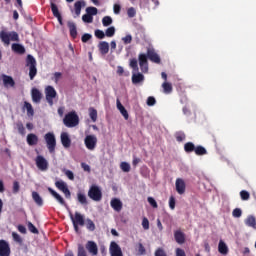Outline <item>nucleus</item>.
Wrapping results in <instances>:
<instances>
[{"mask_svg":"<svg viewBox=\"0 0 256 256\" xmlns=\"http://www.w3.org/2000/svg\"><path fill=\"white\" fill-rule=\"evenodd\" d=\"M55 187L59 189V191H62L64 193L66 199H71V191L69 190V187L63 180H58L55 182Z\"/></svg>","mask_w":256,"mask_h":256,"instance_id":"8","label":"nucleus"},{"mask_svg":"<svg viewBox=\"0 0 256 256\" xmlns=\"http://www.w3.org/2000/svg\"><path fill=\"white\" fill-rule=\"evenodd\" d=\"M43 98V94L37 88L32 89V101L33 103H41V99Z\"/></svg>","mask_w":256,"mask_h":256,"instance_id":"25","label":"nucleus"},{"mask_svg":"<svg viewBox=\"0 0 256 256\" xmlns=\"http://www.w3.org/2000/svg\"><path fill=\"white\" fill-rule=\"evenodd\" d=\"M98 49L102 55H107L109 53V43L105 41L100 42Z\"/></svg>","mask_w":256,"mask_h":256,"instance_id":"30","label":"nucleus"},{"mask_svg":"<svg viewBox=\"0 0 256 256\" xmlns=\"http://www.w3.org/2000/svg\"><path fill=\"white\" fill-rule=\"evenodd\" d=\"M67 25L72 39H77V25H75V22L69 21Z\"/></svg>","mask_w":256,"mask_h":256,"instance_id":"27","label":"nucleus"},{"mask_svg":"<svg viewBox=\"0 0 256 256\" xmlns=\"http://www.w3.org/2000/svg\"><path fill=\"white\" fill-rule=\"evenodd\" d=\"M240 197H241L242 201H249L250 194H249V192H247V190H242L240 192Z\"/></svg>","mask_w":256,"mask_h":256,"instance_id":"51","label":"nucleus"},{"mask_svg":"<svg viewBox=\"0 0 256 256\" xmlns=\"http://www.w3.org/2000/svg\"><path fill=\"white\" fill-rule=\"evenodd\" d=\"M244 224L246 227H250L256 231V218L253 215H248L247 218L244 220Z\"/></svg>","mask_w":256,"mask_h":256,"instance_id":"21","label":"nucleus"},{"mask_svg":"<svg viewBox=\"0 0 256 256\" xmlns=\"http://www.w3.org/2000/svg\"><path fill=\"white\" fill-rule=\"evenodd\" d=\"M154 256H167V253L163 248L156 249Z\"/></svg>","mask_w":256,"mask_h":256,"instance_id":"61","label":"nucleus"},{"mask_svg":"<svg viewBox=\"0 0 256 256\" xmlns=\"http://www.w3.org/2000/svg\"><path fill=\"white\" fill-rule=\"evenodd\" d=\"M218 251L221 255H227L229 253V247H227V244L223 240L219 241Z\"/></svg>","mask_w":256,"mask_h":256,"instance_id":"28","label":"nucleus"},{"mask_svg":"<svg viewBox=\"0 0 256 256\" xmlns=\"http://www.w3.org/2000/svg\"><path fill=\"white\" fill-rule=\"evenodd\" d=\"M2 80L4 87H15V80L13 79V77L3 74Z\"/></svg>","mask_w":256,"mask_h":256,"instance_id":"23","label":"nucleus"},{"mask_svg":"<svg viewBox=\"0 0 256 256\" xmlns=\"http://www.w3.org/2000/svg\"><path fill=\"white\" fill-rule=\"evenodd\" d=\"M109 253L110 256H123V250H121V246H119V244H117L115 241L110 243Z\"/></svg>","mask_w":256,"mask_h":256,"instance_id":"10","label":"nucleus"},{"mask_svg":"<svg viewBox=\"0 0 256 256\" xmlns=\"http://www.w3.org/2000/svg\"><path fill=\"white\" fill-rule=\"evenodd\" d=\"M156 103L157 100L153 96L148 97L146 100V104L148 105V107H153Z\"/></svg>","mask_w":256,"mask_h":256,"instance_id":"52","label":"nucleus"},{"mask_svg":"<svg viewBox=\"0 0 256 256\" xmlns=\"http://www.w3.org/2000/svg\"><path fill=\"white\" fill-rule=\"evenodd\" d=\"M0 39L5 45H10L11 41H16L19 43V34L15 31L7 33L5 30H2L0 32Z\"/></svg>","mask_w":256,"mask_h":256,"instance_id":"2","label":"nucleus"},{"mask_svg":"<svg viewBox=\"0 0 256 256\" xmlns=\"http://www.w3.org/2000/svg\"><path fill=\"white\" fill-rule=\"evenodd\" d=\"M162 88H163V93H165L166 95H169V93L173 92V86L169 82H164L162 84Z\"/></svg>","mask_w":256,"mask_h":256,"instance_id":"36","label":"nucleus"},{"mask_svg":"<svg viewBox=\"0 0 256 256\" xmlns=\"http://www.w3.org/2000/svg\"><path fill=\"white\" fill-rule=\"evenodd\" d=\"M147 201H148L149 205H151V207H153V209H157V207H159V205H157V201L155 200V198L148 197Z\"/></svg>","mask_w":256,"mask_h":256,"instance_id":"58","label":"nucleus"},{"mask_svg":"<svg viewBox=\"0 0 256 256\" xmlns=\"http://www.w3.org/2000/svg\"><path fill=\"white\" fill-rule=\"evenodd\" d=\"M86 229L88 231H95V223L91 219L87 220Z\"/></svg>","mask_w":256,"mask_h":256,"instance_id":"56","label":"nucleus"},{"mask_svg":"<svg viewBox=\"0 0 256 256\" xmlns=\"http://www.w3.org/2000/svg\"><path fill=\"white\" fill-rule=\"evenodd\" d=\"M16 127L20 135H25V126H23V122H18Z\"/></svg>","mask_w":256,"mask_h":256,"instance_id":"49","label":"nucleus"},{"mask_svg":"<svg viewBox=\"0 0 256 256\" xmlns=\"http://www.w3.org/2000/svg\"><path fill=\"white\" fill-rule=\"evenodd\" d=\"M185 181L181 178L176 179V191L179 195H183L185 193Z\"/></svg>","mask_w":256,"mask_h":256,"instance_id":"22","label":"nucleus"},{"mask_svg":"<svg viewBox=\"0 0 256 256\" xmlns=\"http://www.w3.org/2000/svg\"><path fill=\"white\" fill-rule=\"evenodd\" d=\"M196 146L193 142H187L186 144H184V151L186 153H193V151L195 152Z\"/></svg>","mask_w":256,"mask_h":256,"instance_id":"34","label":"nucleus"},{"mask_svg":"<svg viewBox=\"0 0 256 256\" xmlns=\"http://www.w3.org/2000/svg\"><path fill=\"white\" fill-rule=\"evenodd\" d=\"M26 63L27 65H37V60H35V57H33V55L28 54L26 58Z\"/></svg>","mask_w":256,"mask_h":256,"instance_id":"44","label":"nucleus"},{"mask_svg":"<svg viewBox=\"0 0 256 256\" xmlns=\"http://www.w3.org/2000/svg\"><path fill=\"white\" fill-rule=\"evenodd\" d=\"M241 215H243V210H241V208H235L232 211V217H234L235 219H239Z\"/></svg>","mask_w":256,"mask_h":256,"instance_id":"42","label":"nucleus"},{"mask_svg":"<svg viewBox=\"0 0 256 256\" xmlns=\"http://www.w3.org/2000/svg\"><path fill=\"white\" fill-rule=\"evenodd\" d=\"M36 76H37V66L36 65H30L29 66L30 81H33V79H35Z\"/></svg>","mask_w":256,"mask_h":256,"instance_id":"35","label":"nucleus"},{"mask_svg":"<svg viewBox=\"0 0 256 256\" xmlns=\"http://www.w3.org/2000/svg\"><path fill=\"white\" fill-rule=\"evenodd\" d=\"M89 117L95 123L97 121V109L90 107L89 108Z\"/></svg>","mask_w":256,"mask_h":256,"instance_id":"38","label":"nucleus"},{"mask_svg":"<svg viewBox=\"0 0 256 256\" xmlns=\"http://www.w3.org/2000/svg\"><path fill=\"white\" fill-rule=\"evenodd\" d=\"M194 153L195 155H198V156L207 155V149L201 145H198L196 146Z\"/></svg>","mask_w":256,"mask_h":256,"instance_id":"33","label":"nucleus"},{"mask_svg":"<svg viewBox=\"0 0 256 256\" xmlns=\"http://www.w3.org/2000/svg\"><path fill=\"white\" fill-rule=\"evenodd\" d=\"M26 141L30 147H33L39 143V137L36 134L30 133L27 135Z\"/></svg>","mask_w":256,"mask_h":256,"instance_id":"24","label":"nucleus"},{"mask_svg":"<svg viewBox=\"0 0 256 256\" xmlns=\"http://www.w3.org/2000/svg\"><path fill=\"white\" fill-rule=\"evenodd\" d=\"M86 249L92 256L98 255L99 253V248L97 247V243H95V241H88L86 243Z\"/></svg>","mask_w":256,"mask_h":256,"instance_id":"16","label":"nucleus"},{"mask_svg":"<svg viewBox=\"0 0 256 256\" xmlns=\"http://www.w3.org/2000/svg\"><path fill=\"white\" fill-rule=\"evenodd\" d=\"M82 21H84V23H93V16L86 13L82 16Z\"/></svg>","mask_w":256,"mask_h":256,"instance_id":"54","label":"nucleus"},{"mask_svg":"<svg viewBox=\"0 0 256 256\" xmlns=\"http://www.w3.org/2000/svg\"><path fill=\"white\" fill-rule=\"evenodd\" d=\"M147 53H148V60L151 61V63H155L156 65L161 64V56L157 54L155 49L148 48Z\"/></svg>","mask_w":256,"mask_h":256,"instance_id":"9","label":"nucleus"},{"mask_svg":"<svg viewBox=\"0 0 256 256\" xmlns=\"http://www.w3.org/2000/svg\"><path fill=\"white\" fill-rule=\"evenodd\" d=\"M27 226L28 231H30V233H33L34 235H39V230L37 229V227L33 225V223L28 222Z\"/></svg>","mask_w":256,"mask_h":256,"instance_id":"41","label":"nucleus"},{"mask_svg":"<svg viewBox=\"0 0 256 256\" xmlns=\"http://www.w3.org/2000/svg\"><path fill=\"white\" fill-rule=\"evenodd\" d=\"M113 23V18L111 16H105L102 19V25L103 27H109Z\"/></svg>","mask_w":256,"mask_h":256,"instance_id":"40","label":"nucleus"},{"mask_svg":"<svg viewBox=\"0 0 256 256\" xmlns=\"http://www.w3.org/2000/svg\"><path fill=\"white\" fill-rule=\"evenodd\" d=\"M94 35L97 39H105V32L103 30H95Z\"/></svg>","mask_w":256,"mask_h":256,"instance_id":"55","label":"nucleus"},{"mask_svg":"<svg viewBox=\"0 0 256 256\" xmlns=\"http://www.w3.org/2000/svg\"><path fill=\"white\" fill-rule=\"evenodd\" d=\"M174 239L178 245H183L185 243V234L181 230H175Z\"/></svg>","mask_w":256,"mask_h":256,"instance_id":"20","label":"nucleus"},{"mask_svg":"<svg viewBox=\"0 0 256 256\" xmlns=\"http://www.w3.org/2000/svg\"><path fill=\"white\" fill-rule=\"evenodd\" d=\"M36 167L40 169V171H47L49 169V162L42 155H38L36 157Z\"/></svg>","mask_w":256,"mask_h":256,"instance_id":"13","label":"nucleus"},{"mask_svg":"<svg viewBox=\"0 0 256 256\" xmlns=\"http://www.w3.org/2000/svg\"><path fill=\"white\" fill-rule=\"evenodd\" d=\"M64 174L66 175V177H68V179H70V181H73L75 179V174L71 170H64Z\"/></svg>","mask_w":256,"mask_h":256,"instance_id":"60","label":"nucleus"},{"mask_svg":"<svg viewBox=\"0 0 256 256\" xmlns=\"http://www.w3.org/2000/svg\"><path fill=\"white\" fill-rule=\"evenodd\" d=\"M48 191H49L50 195H52V197H54V199H56V201H58V203L60 205H62L66 209H69V205H67V202H65V199H63V197L59 193H57V191H55L51 187H48Z\"/></svg>","mask_w":256,"mask_h":256,"instance_id":"11","label":"nucleus"},{"mask_svg":"<svg viewBox=\"0 0 256 256\" xmlns=\"http://www.w3.org/2000/svg\"><path fill=\"white\" fill-rule=\"evenodd\" d=\"M88 197L91 198L92 201L99 202L103 199V192L99 186L93 184L88 190Z\"/></svg>","mask_w":256,"mask_h":256,"instance_id":"3","label":"nucleus"},{"mask_svg":"<svg viewBox=\"0 0 256 256\" xmlns=\"http://www.w3.org/2000/svg\"><path fill=\"white\" fill-rule=\"evenodd\" d=\"M77 201L83 207H87L89 205V201H87V195H85V193L78 192L77 193Z\"/></svg>","mask_w":256,"mask_h":256,"instance_id":"26","label":"nucleus"},{"mask_svg":"<svg viewBox=\"0 0 256 256\" xmlns=\"http://www.w3.org/2000/svg\"><path fill=\"white\" fill-rule=\"evenodd\" d=\"M147 250L145 249V246H143L142 243L138 244V255L142 256V255H146Z\"/></svg>","mask_w":256,"mask_h":256,"instance_id":"57","label":"nucleus"},{"mask_svg":"<svg viewBox=\"0 0 256 256\" xmlns=\"http://www.w3.org/2000/svg\"><path fill=\"white\" fill-rule=\"evenodd\" d=\"M12 237L16 243H19V245H23V238H21V236L18 233L13 232Z\"/></svg>","mask_w":256,"mask_h":256,"instance_id":"45","label":"nucleus"},{"mask_svg":"<svg viewBox=\"0 0 256 256\" xmlns=\"http://www.w3.org/2000/svg\"><path fill=\"white\" fill-rule=\"evenodd\" d=\"M84 145L89 151H94L95 147H97V136L87 135L84 139Z\"/></svg>","mask_w":256,"mask_h":256,"instance_id":"7","label":"nucleus"},{"mask_svg":"<svg viewBox=\"0 0 256 256\" xmlns=\"http://www.w3.org/2000/svg\"><path fill=\"white\" fill-rule=\"evenodd\" d=\"M116 107L118 111H120L121 115L124 117V119L127 121L129 119V112H127V109H125V106L121 104V100L117 98L116 100Z\"/></svg>","mask_w":256,"mask_h":256,"instance_id":"19","label":"nucleus"},{"mask_svg":"<svg viewBox=\"0 0 256 256\" xmlns=\"http://www.w3.org/2000/svg\"><path fill=\"white\" fill-rule=\"evenodd\" d=\"M85 1L83 0H78L75 2L74 4V10H75V14L77 15V17H79L81 15V8L85 7Z\"/></svg>","mask_w":256,"mask_h":256,"instance_id":"31","label":"nucleus"},{"mask_svg":"<svg viewBox=\"0 0 256 256\" xmlns=\"http://www.w3.org/2000/svg\"><path fill=\"white\" fill-rule=\"evenodd\" d=\"M105 37H114L115 35V28L113 26L106 29L104 33Z\"/></svg>","mask_w":256,"mask_h":256,"instance_id":"43","label":"nucleus"},{"mask_svg":"<svg viewBox=\"0 0 256 256\" xmlns=\"http://www.w3.org/2000/svg\"><path fill=\"white\" fill-rule=\"evenodd\" d=\"M63 123L68 128L77 127L79 125V115H77V112L71 111L65 115Z\"/></svg>","mask_w":256,"mask_h":256,"instance_id":"1","label":"nucleus"},{"mask_svg":"<svg viewBox=\"0 0 256 256\" xmlns=\"http://www.w3.org/2000/svg\"><path fill=\"white\" fill-rule=\"evenodd\" d=\"M51 11L53 15L58 19V22L60 25H63V17L61 16V13L59 12V8L57 7V4L51 2Z\"/></svg>","mask_w":256,"mask_h":256,"instance_id":"18","label":"nucleus"},{"mask_svg":"<svg viewBox=\"0 0 256 256\" xmlns=\"http://www.w3.org/2000/svg\"><path fill=\"white\" fill-rule=\"evenodd\" d=\"M0 256H11V246L6 240H0Z\"/></svg>","mask_w":256,"mask_h":256,"instance_id":"12","label":"nucleus"},{"mask_svg":"<svg viewBox=\"0 0 256 256\" xmlns=\"http://www.w3.org/2000/svg\"><path fill=\"white\" fill-rule=\"evenodd\" d=\"M142 227L145 231L149 229V219H147L146 217L142 219Z\"/></svg>","mask_w":256,"mask_h":256,"instance_id":"63","label":"nucleus"},{"mask_svg":"<svg viewBox=\"0 0 256 256\" xmlns=\"http://www.w3.org/2000/svg\"><path fill=\"white\" fill-rule=\"evenodd\" d=\"M92 37L93 36L91 34L86 33L82 36L81 41L82 43H87L88 41H91Z\"/></svg>","mask_w":256,"mask_h":256,"instance_id":"62","label":"nucleus"},{"mask_svg":"<svg viewBox=\"0 0 256 256\" xmlns=\"http://www.w3.org/2000/svg\"><path fill=\"white\" fill-rule=\"evenodd\" d=\"M32 199L38 207H43V198L41 197V195L38 194V192H32Z\"/></svg>","mask_w":256,"mask_h":256,"instance_id":"29","label":"nucleus"},{"mask_svg":"<svg viewBox=\"0 0 256 256\" xmlns=\"http://www.w3.org/2000/svg\"><path fill=\"white\" fill-rule=\"evenodd\" d=\"M24 106L27 110L28 115H34L35 111L33 110V106L31 105V103L25 102Z\"/></svg>","mask_w":256,"mask_h":256,"instance_id":"50","label":"nucleus"},{"mask_svg":"<svg viewBox=\"0 0 256 256\" xmlns=\"http://www.w3.org/2000/svg\"><path fill=\"white\" fill-rule=\"evenodd\" d=\"M176 200L173 196L169 198V208L173 211L175 209Z\"/></svg>","mask_w":256,"mask_h":256,"instance_id":"64","label":"nucleus"},{"mask_svg":"<svg viewBox=\"0 0 256 256\" xmlns=\"http://www.w3.org/2000/svg\"><path fill=\"white\" fill-rule=\"evenodd\" d=\"M49 153H55V147H57V139L53 132H48L44 136Z\"/></svg>","mask_w":256,"mask_h":256,"instance_id":"4","label":"nucleus"},{"mask_svg":"<svg viewBox=\"0 0 256 256\" xmlns=\"http://www.w3.org/2000/svg\"><path fill=\"white\" fill-rule=\"evenodd\" d=\"M61 144L65 149H69L71 147V138L69 137V133L62 132L60 135Z\"/></svg>","mask_w":256,"mask_h":256,"instance_id":"17","label":"nucleus"},{"mask_svg":"<svg viewBox=\"0 0 256 256\" xmlns=\"http://www.w3.org/2000/svg\"><path fill=\"white\" fill-rule=\"evenodd\" d=\"M175 137H176V141H178V143L185 141V133L184 132H181V131L176 132Z\"/></svg>","mask_w":256,"mask_h":256,"instance_id":"46","label":"nucleus"},{"mask_svg":"<svg viewBox=\"0 0 256 256\" xmlns=\"http://www.w3.org/2000/svg\"><path fill=\"white\" fill-rule=\"evenodd\" d=\"M127 15L130 19H133L137 15V10L134 7H130L127 9Z\"/></svg>","mask_w":256,"mask_h":256,"instance_id":"47","label":"nucleus"},{"mask_svg":"<svg viewBox=\"0 0 256 256\" xmlns=\"http://www.w3.org/2000/svg\"><path fill=\"white\" fill-rule=\"evenodd\" d=\"M45 95H46V101L50 105V107H53V99L57 97V90L53 86H47L45 88Z\"/></svg>","mask_w":256,"mask_h":256,"instance_id":"6","label":"nucleus"},{"mask_svg":"<svg viewBox=\"0 0 256 256\" xmlns=\"http://www.w3.org/2000/svg\"><path fill=\"white\" fill-rule=\"evenodd\" d=\"M12 51H14V53H17L18 55H24L25 46H23L21 44L14 43V44H12Z\"/></svg>","mask_w":256,"mask_h":256,"instance_id":"32","label":"nucleus"},{"mask_svg":"<svg viewBox=\"0 0 256 256\" xmlns=\"http://www.w3.org/2000/svg\"><path fill=\"white\" fill-rule=\"evenodd\" d=\"M110 206L112 207V209L114 211H116V213H121V211L123 209V202L119 198H113L110 201Z\"/></svg>","mask_w":256,"mask_h":256,"instance_id":"15","label":"nucleus"},{"mask_svg":"<svg viewBox=\"0 0 256 256\" xmlns=\"http://www.w3.org/2000/svg\"><path fill=\"white\" fill-rule=\"evenodd\" d=\"M77 256H87V251H85V247L82 244L78 245Z\"/></svg>","mask_w":256,"mask_h":256,"instance_id":"48","label":"nucleus"},{"mask_svg":"<svg viewBox=\"0 0 256 256\" xmlns=\"http://www.w3.org/2000/svg\"><path fill=\"white\" fill-rule=\"evenodd\" d=\"M132 83L133 85H139L145 81V76L139 72V65H132Z\"/></svg>","mask_w":256,"mask_h":256,"instance_id":"5","label":"nucleus"},{"mask_svg":"<svg viewBox=\"0 0 256 256\" xmlns=\"http://www.w3.org/2000/svg\"><path fill=\"white\" fill-rule=\"evenodd\" d=\"M120 169L124 173H129V171H131V164H129L128 162H121Z\"/></svg>","mask_w":256,"mask_h":256,"instance_id":"39","label":"nucleus"},{"mask_svg":"<svg viewBox=\"0 0 256 256\" xmlns=\"http://www.w3.org/2000/svg\"><path fill=\"white\" fill-rule=\"evenodd\" d=\"M86 14L93 17V15H97V8L96 7H88L86 8Z\"/></svg>","mask_w":256,"mask_h":256,"instance_id":"53","label":"nucleus"},{"mask_svg":"<svg viewBox=\"0 0 256 256\" xmlns=\"http://www.w3.org/2000/svg\"><path fill=\"white\" fill-rule=\"evenodd\" d=\"M122 41L124 45H129L133 41V36H131V34H128L122 38Z\"/></svg>","mask_w":256,"mask_h":256,"instance_id":"59","label":"nucleus"},{"mask_svg":"<svg viewBox=\"0 0 256 256\" xmlns=\"http://www.w3.org/2000/svg\"><path fill=\"white\" fill-rule=\"evenodd\" d=\"M70 219L73 225H79L80 227H83V225H85V218L79 212H75L74 216L70 213Z\"/></svg>","mask_w":256,"mask_h":256,"instance_id":"14","label":"nucleus"},{"mask_svg":"<svg viewBox=\"0 0 256 256\" xmlns=\"http://www.w3.org/2000/svg\"><path fill=\"white\" fill-rule=\"evenodd\" d=\"M149 60V56H148V52H146V54H139L138 56V61H139V65H147V61Z\"/></svg>","mask_w":256,"mask_h":256,"instance_id":"37","label":"nucleus"}]
</instances>
